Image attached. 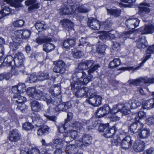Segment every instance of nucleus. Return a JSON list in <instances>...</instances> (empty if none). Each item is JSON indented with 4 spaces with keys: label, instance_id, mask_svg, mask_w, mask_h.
Wrapping results in <instances>:
<instances>
[{
    "label": "nucleus",
    "instance_id": "obj_1",
    "mask_svg": "<svg viewBox=\"0 0 154 154\" xmlns=\"http://www.w3.org/2000/svg\"><path fill=\"white\" fill-rule=\"evenodd\" d=\"M100 67V65L98 64H95L92 67L90 68L88 71V74L87 75L86 73L83 71H76L74 72L72 75L73 80L75 79H76L77 80H83L85 78L89 79L88 80V82L92 80L93 76L91 73H93L96 70Z\"/></svg>",
    "mask_w": 154,
    "mask_h": 154
},
{
    "label": "nucleus",
    "instance_id": "obj_2",
    "mask_svg": "<svg viewBox=\"0 0 154 154\" xmlns=\"http://www.w3.org/2000/svg\"><path fill=\"white\" fill-rule=\"evenodd\" d=\"M98 130L99 131L103 132V136L106 138L112 137L116 131L115 126L109 128L108 124H100Z\"/></svg>",
    "mask_w": 154,
    "mask_h": 154
},
{
    "label": "nucleus",
    "instance_id": "obj_3",
    "mask_svg": "<svg viewBox=\"0 0 154 154\" xmlns=\"http://www.w3.org/2000/svg\"><path fill=\"white\" fill-rule=\"evenodd\" d=\"M116 109L115 108H113L112 109H111L108 105H104L96 111V116L100 118L103 117L109 113L111 114H115L117 112V111H115Z\"/></svg>",
    "mask_w": 154,
    "mask_h": 154
},
{
    "label": "nucleus",
    "instance_id": "obj_4",
    "mask_svg": "<svg viewBox=\"0 0 154 154\" xmlns=\"http://www.w3.org/2000/svg\"><path fill=\"white\" fill-rule=\"evenodd\" d=\"M146 54L145 56H144L142 59V62L140 64V65L136 67L134 66L128 67H126V70H134L140 68L141 66L149 59L151 56V54L154 52V45L150 46L146 51Z\"/></svg>",
    "mask_w": 154,
    "mask_h": 154
},
{
    "label": "nucleus",
    "instance_id": "obj_5",
    "mask_svg": "<svg viewBox=\"0 0 154 154\" xmlns=\"http://www.w3.org/2000/svg\"><path fill=\"white\" fill-rule=\"evenodd\" d=\"M89 78H85L83 80H77L75 79L73 80L72 82H71L70 86L71 90L75 91L78 89L81 88V86L86 85L88 83V80Z\"/></svg>",
    "mask_w": 154,
    "mask_h": 154
},
{
    "label": "nucleus",
    "instance_id": "obj_6",
    "mask_svg": "<svg viewBox=\"0 0 154 154\" xmlns=\"http://www.w3.org/2000/svg\"><path fill=\"white\" fill-rule=\"evenodd\" d=\"M144 124L140 122H135L132 123L129 127L130 132L132 134L139 133L143 129Z\"/></svg>",
    "mask_w": 154,
    "mask_h": 154
},
{
    "label": "nucleus",
    "instance_id": "obj_7",
    "mask_svg": "<svg viewBox=\"0 0 154 154\" xmlns=\"http://www.w3.org/2000/svg\"><path fill=\"white\" fill-rule=\"evenodd\" d=\"M128 82L131 85H138L141 83H154V78H151L146 79L143 78H140L136 79H130L128 80Z\"/></svg>",
    "mask_w": 154,
    "mask_h": 154
},
{
    "label": "nucleus",
    "instance_id": "obj_8",
    "mask_svg": "<svg viewBox=\"0 0 154 154\" xmlns=\"http://www.w3.org/2000/svg\"><path fill=\"white\" fill-rule=\"evenodd\" d=\"M87 23L88 26L90 29L94 30L99 29L101 25L100 22L96 19L92 17L88 18Z\"/></svg>",
    "mask_w": 154,
    "mask_h": 154
},
{
    "label": "nucleus",
    "instance_id": "obj_9",
    "mask_svg": "<svg viewBox=\"0 0 154 154\" xmlns=\"http://www.w3.org/2000/svg\"><path fill=\"white\" fill-rule=\"evenodd\" d=\"M55 66L53 68V71L57 73H64L66 70L65 63L62 60L56 61L55 63Z\"/></svg>",
    "mask_w": 154,
    "mask_h": 154
},
{
    "label": "nucleus",
    "instance_id": "obj_10",
    "mask_svg": "<svg viewBox=\"0 0 154 154\" xmlns=\"http://www.w3.org/2000/svg\"><path fill=\"white\" fill-rule=\"evenodd\" d=\"M63 135L64 138H63V140L66 142H68L75 140L78 136V134L76 130H71L65 132Z\"/></svg>",
    "mask_w": 154,
    "mask_h": 154
},
{
    "label": "nucleus",
    "instance_id": "obj_11",
    "mask_svg": "<svg viewBox=\"0 0 154 154\" xmlns=\"http://www.w3.org/2000/svg\"><path fill=\"white\" fill-rule=\"evenodd\" d=\"M19 53H16L14 57V65L12 66L11 71L12 75H17L19 74Z\"/></svg>",
    "mask_w": 154,
    "mask_h": 154
},
{
    "label": "nucleus",
    "instance_id": "obj_12",
    "mask_svg": "<svg viewBox=\"0 0 154 154\" xmlns=\"http://www.w3.org/2000/svg\"><path fill=\"white\" fill-rule=\"evenodd\" d=\"M102 97L101 96L95 94L90 95L87 102L89 104L94 106H97L101 103Z\"/></svg>",
    "mask_w": 154,
    "mask_h": 154
},
{
    "label": "nucleus",
    "instance_id": "obj_13",
    "mask_svg": "<svg viewBox=\"0 0 154 154\" xmlns=\"http://www.w3.org/2000/svg\"><path fill=\"white\" fill-rule=\"evenodd\" d=\"M75 10L76 8L74 4L69 5V7L64 6L60 9V14L63 15L74 14Z\"/></svg>",
    "mask_w": 154,
    "mask_h": 154
},
{
    "label": "nucleus",
    "instance_id": "obj_14",
    "mask_svg": "<svg viewBox=\"0 0 154 154\" xmlns=\"http://www.w3.org/2000/svg\"><path fill=\"white\" fill-rule=\"evenodd\" d=\"M140 22V20L137 18H130L126 20L125 24L128 28L133 29L139 26Z\"/></svg>",
    "mask_w": 154,
    "mask_h": 154
},
{
    "label": "nucleus",
    "instance_id": "obj_15",
    "mask_svg": "<svg viewBox=\"0 0 154 154\" xmlns=\"http://www.w3.org/2000/svg\"><path fill=\"white\" fill-rule=\"evenodd\" d=\"M133 140L130 136H127L123 138L121 141L120 145L121 148L123 149H127L131 147L132 145Z\"/></svg>",
    "mask_w": 154,
    "mask_h": 154
},
{
    "label": "nucleus",
    "instance_id": "obj_16",
    "mask_svg": "<svg viewBox=\"0 0 154 154\" xmlns=\"http://www.w3.org/2000/svg\"><path fill=\"white\" fill-rule=\"evenodd\" d=\"M140 5L143 6L139 7V12L140 15L143 16H144L145 14L150 12L151 10L149 8L150 6L149 3H142L140 4Z\"/></svg>",
    "mask_w": 154,
    "mask_h": 154
},
{
    "label": "nucleus",
    "instance_id": "obj_17",
    "mask_svg": "<svg viewBox=\"0 0 154 154\" xmlns=\"http://www.w3.org/2000/svg\"><path fill=\"white\" fill-rule=\"evenodd\" d=\"M72 106L71 102L68 101L58 104L55 108L57 112H66L67 109L70 108Z\"/></svg>",
    "mask_w": 154,
    "mask_h": 154
},
{
    "label": "nucleus",
    "instance_id": "obj_18",
    "mask_svg": "<svg viewBox=\"0 0 154 154\" xmlns=\"http://www.w3.org/2000/svg\"><path fill=\"white\" fill-rule=\"evenodd\" d=\"M88 89L87 87H82L75 91V96L77 97H86L88 96Z\"/></svg>",
    "mask_w": 154,
    "mask_h": 154
},
{
    "label": "nucleus",
    "instance_id": "obj_19",
    "mask_svg": "<svg viewBox=\"0 0 154 154\" xmlns=\"http://www.w3.org/2000/svg\"><path fill=\"white\" fill-rule=\"evenodd\" d=\"M73 114L71 112H69L67 115V118L65 120L64 124L63 125H59L58 126V129L59 132L60 133H62L63 131L66 130V126H67L68 122L72 119L73 117Z\"/></svg>",
    "mask_w": 154,
    "mask_h": 154
},
{
    "label": "nucleus",
    "instance_id": "obj_20",
    "mask_svg": "<svg viewBox=\"0 0 154 154\" xmlns=\"http://www.w3.org/2000/svg\"><path fill=\"white\" fill-rule=\"evenodd\" d=\"M19 132L18 130L14 129L9 133L8 139L12 142L17 141L19 139Z\"/></svg>",
    "mask_w": 154,
    "mask_h": 154
},
{
    "label": "nucleus",
    "instance_id": "obj_21",
    "mask_svg": "<svg viewBox=\"0 0 154 154\" xmlns=\"http://www.w3.org/2000/svg\"><path fill=\"white\" fill-rule=\"evenodd\" d=\"M139 31L142 34L152 33L154 31V26L152 25H146L140 28Z\"/></svg>",
    "mask_w": 154,
    "mask_h": 154
},
{
    "label": "nucleus",
    "instance_id": "obj_22",
    "mask_svg": "<svg viewBox=\"0 0 154 154\" xmlns=\"http://www.w3.org/2000/svg\"><path fill=\"white\" fill-rule=\"evenodd\" d=\"M60 23L63 27L67 30L71 29L74 26L73 23L70 20L66 19L61 20Z\"/></svg>",
    "mask_w": 154,
    "mask_h": 154
},
{
    "label": "nucleus",
    "instance_id": "obj_23",
    "mask_svg": "<svg viewBox=\"0 0 154 154\" xmlns=\"http://www.w3.org/2000/svg\"><path fill=\"white\" fill-rule=\"evenodd\" d=\"M36 0H27L25 2V4L26 5L29 6L31 5L28 7L29 11H31L34 9H37L39 8V4L36 3Z\"/></svg>",
    "mask_w": 154,
    "mask_h": 154
},
{
    "label": "nucleus",
    "instance_id": "obj_24",
    "mask_svg": "<svg viewBox=\"0 0 154 154\" xmlns=\"http://www.w3.org/2000/svg\"><path fill=\"white\" fill-rule=\"evenodd\" d=\"M116 111H120L124 115H127L130 113L129 108L128 107L125 106L123 104H118L116 106Z\"/></svg>",
    "mask_w": 154,
    "mask_h": 154
},
{
    "label": "nucleus",
    "instance_id": "obj_25",
    "mask_svg": "<svg viewBox=\"0 0 154 154\" xmlns=\"http://www.w3.org/2000/svg\"><path fill=\"white\" fill-rule=\"evenodd\" d=\"M145 146V143L142 141L135 142L134 144V149L137 152H140L144 150Z\"/></svg>",
    "mask_w": 154,
    "mask_h": 154
},
{
    "label": "nucleus",
    "instance_id": "obj_26",
    "mask_svg": "<svg viewBox=\"0 0 154 154\" xmlns=\"http://www.w3.org/2000/svg\"><path fill=\"white\" fill-rule=\"evenodd\" d=\"M75 44L74 39L69 38L64 40L63 42L64 47L66 49H70L71 47L74 46Z\"/></svg>",
    "mask_w": 154,
    "mask_h": 154
},
{
    "label": "nucleus",
    "instance_id": "obj_27",
    "mask_svg": "<svg viewBox=\"0 0 154 154\" xmlns=\"http://www.w3.org/2000/svg\"><path fill=\"white\" fill-rule=\"evenodd\" d=\"M142 107L143 109H149L154 107V99H150L143 102Z\"/></svg>",
    "mask_w": 154,
    "mask_h": 154
},
{
    "label": "nucleus",
    "instance_id": "obj_28",
    "mask_svg": "<svg viewBox=\"0 0 154 154\" xmlns=\"http://www.w3.org/2000/svg\"><path fill=\"white\" fill-rule=\"evenodd\" d=\"M146 41L144 37H140L137 41L136 46L137 48L142 49L146 48Z\"/></svg>",
    "mask_w": 154,
    "mask_h": 154
},
{
    "label": "nucleus",
    "instance_id": "obj_29",
    "mask_svg": "<svg viewBox=\"0 0 154 154\" xmlns=\"http://www.w3.org/2000/svg\"><path fill=\"white\" fill-rule=\"evenodd\" d=\"M26 101V99L25 97L20 95V110L23 113H26L27 112V107L24 104V102Z\"/></svg>",
    "mask_w": 154,
    "mask_h": 154
},
{
    "label": "nucleus",
    "instance_id": "obj_30",
    "mask_svg": "<svg viewBox=\"0 0 154 154\" xmlns=\"http://www.w3.org/2000/svg\"><path fill=\"white\" fill-rule=\"evenodd\" d=\"M54 99H52L49 94H46L45 96L42 97V100L46 102L48 105L53 104L56 105L55 103H58L57 100H56V97H54Z\"/></svg>",
    "mask_w": 154,
    "mask_h": 154
},
{
    "label": "nucleus",
    "instance_id": "obj_31",
    "mask_svg": "<svg viewBox=\"0 0 154 154\" xmlns=\"http://www.w3.org/2000/svg\"><path fill=\"white\" fill-rule=\"evenodd\" d=\"M51 42H46L43 46V50L47 53L51 52L54 50L55 47L54 45L51 43Z\"/></svg>",
    "mask_w": 154,
    "mask_h": 154
},
{
    "label": "nucleus",
    "instance_id": "obj_32",
    "mask_svg": "<svg viewBox=\"0 0 154 154\" xmlns=\"http://www.w3.org/2000/svg\"><path fill=\"white\" fill-rule=\"evenodd\" d=\"M50 131V129L49 127L46 125H44L38 130V134L39 136L45 135L48 134Z\"/></svg>",
    "mask_w": 154,
    "mask_h": 154
},
{
    "label": "nucleus",
    "instance_id": "obj_33",
    "mask_svg": "<svg viewBox=\"0 0 154 154\" xmlns=\"http://www.w3.org/2000/svg\"><path fill=\"white\" fill-rule=\"evenodd\" d=\"M32 110L34 112H38L41 110V106L40 103L36 100L33 101L30 103Z\"/></svg>",
    "mask_w": 154,
    "mask_h": 154
},
{
    "label": "nucleus",
    "instance_id": "obj_34",
    "mask_svg": "<svg viewBox=\"0 0 154 154\" xmlns=\"http://www.w3.org/2000/svg\"><path fill=\"white\" fill-rule=\"evenodd\" d=\"M35 26L38 32L45 30L47 28L46 26L44 21L36 22L35 25Z\"/></svg>",
    "mask_w": 154,
    "mask_h": 154
},
{
    "label": "nucleus",
    "instance_id": "obj_35",
    "mask_svg": "<svg viewBox=\"0 0 154 154\" xmlns=\"http://www.w3.org/2000/svg\"><path fill=\"white\" fill-rule=\"evenodd\" d=\"M150 132L149 129H143L139 133V137L142 138H147L150 135Z\"/></svg>",
    "mask_w": 154,
    "mask_h": 154
},
{
    "label": "nucleus",
    "instance_id": "obj_36",
    "mask_svg": "<svg viewBox=\"0 0 154 154\" xmlns=\"http://www.w3.org/2000/svg\"><path fill=\"white\" fill-rule=\"evenodd\" d=\"M14 59L11 56H7L4 60L1 66H11V62Z\"/></svg>",
    "mask_w": 154,
    "mask_h": 154
},
{
    "label": "nucleus",
    "instance_id": "obj_37",
    "mask_svg": "<svg viewBox=\"0 0 154 154\" xmlns=\"http://www.w3.org/2000/svg\"><path fill=\"white\" fill-rule=\"evenodd\" d=\"M107 14L114 16L115 17H119L121 14V10L118 9H107Z\"/></svg>",
    "mask_w": 154,
    "mask_h": 154
},
{
    "label": "nucleus",
    "instance_id": "obj_38",
    "mask_svg": "<svg viewBox=\"0 0 154 154\" xmlns=\"http://www.w3.org/2000/svg\"><path fill=\"white\" fill-rule=\"evenodd\" d=\"M52 144L56 148H63V140L60 138L53 140Z\"/></svg>",
    "mask_w": 154,
    "mask_h": 154
},
{
    "label": "nucleus",
    "instance_id": "obj_39",
    "mask_svg": "<svg viewBox=\"0 0 154 154\" xmlns=\"http://www.w3.org/2000/svg\"><path fill=\"white\" fill-rule=\"evenodd\" d=\"M141 105L140 103L137 102V101L134 100H131L129 101L128 104V107H130L131 109L136 108Z\"/></svg>",
    "mask_w": 154,
    "mask_h": 154
},
{
    "label": "nucleus",
    "instance_id": "obj_40",
    "mask_svg": "<svg viewBox=\"0 0 154 154\" xmlns=\"http://www.w3.org/2000/svg\"><path fill=\"white\" fill-rule=\"evenodd\" d=\"M81 140L82 142L86 143V144L90 145L91 143L92 137L89 135L83 134L82 136Z\"/></svg>",
    "mask_w": 154,
    "mask_h": 154
},
{
    "label": "nucleus",
    "instance_id": "obj_41",
    "mask_svg": "<svg viewBox=\"0 0 154 154\" xmlns=\"http://www.w3.org/2000/svg\"><path fill=\"white\" fill-rule=\"evenodd\" d=\"M120 64V60L119 58L114 59L109 64V67L110 68H114L118 66Z\"/></svg>",
    "mask_w": 154,
    "mask_h": 154
},
{
    "label": "nucleus",
    "instance_id": "obj_42",
    "mask_svg": "<svg viewBox=\"0 0 154 154\" xmlns=\"http://www.w3.org/2000/svg\"><path fill=\"white\" fill-rule=\"evenodd\" d=\"M22 39H26L29 38L31 34L30 31L28 30L20 29V34Z\"/></svg>",
    "mask_w": 154,
    "mask_h": 154
},
{
    "label": "nucleus",
    "instance_id": "obj_43",
    "mask_svg": "<svg viewBox=\"0 0 154 154\" xmlns=\"http://www.w3.org/2000/svg\"><path fill=\"white\" fill-rule=\"evenodd\" d=\"M36 42L39 44H42L46 42H51L52 39L50 38L46 37L43 38L40 37H38L36 39Z\"/></svg>",
    "mask_w": 154,
    "mask_h": 154
},
{
    "label": "nucleus",
    "instance_id": "obj_44",
    "mask_svg": "<svg viewBox=\"0 0 154 154\" xmlns=\"http://www.w3.org/2000/svg\"><path fill=\"white\" fill-rule=\"evenodd\" d=\"M4 2L15 8H18L19 7V0H4Z\"/></svg>",
    "mask_w": 154,
    "mask_h": 154
},
{
    "label": "nucleus",
    "instance_id": "obj_45",
    "mask_svg": "<svg viewBox=\"0 0 154 154\" xmlns=\"http://www.w3.org/2000/svg\"><path fill=\"white\" fill-rule=\"evenodd\" d=\"M70 126L73 129L77 130H81L83 128L81 122H79L75 121L71 123Z\"/></svg>",
    "mask_w": 154,
    "mask_h": 154
},
{
    "label": "nucleus",
    "instance_id": "obj_46",
    "mask_svg": "<svg viewBox=\"0 0 154 154\" xmlns=\"http://www.w3.org/2000/svg\"><path fill=\"white\" fill-rule=\"evenodd\" d=\"M100 23L101 24V26H103L104 28L107 29L112 26V22L110 19H108L105 21L100 22Z\"/></svg>",
    "mask_w": 154,
    "mask_h": 154
},
{
    "label": "nucleus",
    "instance_id": "obj_47",
    "mask_svg": "<svg viewBox=\"0 0 154 154\" xmlns=\"http://www.w3.org/2000/svg\"><path fill=\"white\" fill-rule=\"evenodd\" d=\"M33 122L35 124L36 126H39L42 123V119L39 115H35L33 117L32 119Z\"/></svg>",
    "mask_w": 154,
    "mask_h": 154
},
{
    "label": "nucleus",
    "instance_id": "obj_48",
    "mask_svg": "<svg viewBox=\"0 0 154 154\" xmlns=\"http://www.w3.org/2000/svg\"><path fill=\"white\" fill-rule=\"evenodd\" d=\"M50 76L48 72L42 73L38 76V80L40 81L49 79Z\"/></svg>",
    "mask_w": 154,
    "mask_h": 154
},
{
    "label": "nucleus",
    "instance_id": "obj_49",
    "mask_svg": "<svg viewBox=\"0 0 154 154\" xmlns=\"http://www.w3.org/2000/svg\"><path fill=\"white\" fill-rule=\"evenodd\" d=\"M34 126L28 122H26L23 124L22 126L23 129L26 131L31 130L34 128Z\"/></svg>",
    "mask_w": 154,
    "mask_h": 154
},
{
    "label": "nucleus",
    "instance_id": "obj_50",
    "mask_svg": "<svg viewBox=\"0 0 154 154\" xmlns=\"http://www.w3.org/2000/svg\"><path fill=\"white\" fill-rule=\"evenodd\" d=\"M75 149V146L74 144L69 145L66 148V152L68 154H72L74 152V150Z\"/></svg>",
    "mask_w": 154,
    "mask_h": 154
},
{
    "label": "nucleus",
    "instance_id": "obj_51",
    "mask_svg": "<svg viewBox=\"0 0 154 154\" xmlns=\"http://www.w3.org/2000/svg\"><path fill=\"white\" fill-rule=\"evenodd\" d=\"M42 92L39 90H37L32 97L36 100H40L42 97Z\"/></svg>",
    "mask_w": 154,
    "mask_h": 154
},
{
    "label": "nucleus",
    "instance_id": "obj_52",
    "mask_svg": "<svg viewBox=\"0 0 154 154\" xmlns=\"http://www.w3.org/2000/svg\"><path fill=\"white\" fill-rule=\"evenodd\" d=\"M106 46L105 45H99L97 48V52L100 54H103L104 53Z\"/></svg>",
    "mask_w": 154,
    "mask_h": 154
},
{
    "label": "nucleus",
    "instance_id": "obj_53",
    "mask_svg": "<svg viewBox=\"0 0 154 154\" xmlns=\"http://www.w3.org/2000/svg\"><path fill=\"white\" fill-rule=\"evenodd\" d=\"M11 91L12 92L15 94L14 96V98H17L19 96V91L17 85L13 86L11 88Z\"/></svg>",
    "mask_w": 154,
    "mask_h": 154
},
{
    "label": "nucleus",
    "instance_id": "obj_54",
    "mask_svg": "<svg viewBox=\"0 0 154 154\" xmlns=\"http://www.w3.org/2000/svg\"><path fill=\"white\" fill-rule=\"evenodd\" d=\"M75 8L80 13H87L89 11L88 10L84 5H82L78 8Z\"/></svg>",
    "mask_w": 154,
    "mask_h": 154
},
{
    "label": "nucleus",
    "instance_id": "obj_55",
    "mask_svg": "<svg viewBox=\"0 0 154 154\" xmlns=\"http://www.w3.org/2000/svg\"><path fill=\"white\" fill-rule=\"evenodd\" d=\"M4 14V16L8 15L10 13L12 12V10L10 8L8 7L5 6L3 8L1 11Z\"/></svg>",
    "mask_w": 154,
    "mask_h": 154
},
{
    "label": "nucleus",
    "instance_id": "obj_56",
    "mask_svg": "<svg viewBox=\"0 0 154 154\" xmlns=\"http://www.w3.org/2000/svg\"><path fill=\"white\" fill-rule=\"evenodd\" d=\"M50 92L52 95L58 96L61 92L60 88V87H55L53 91H50Z\"/></svg>",
    "mask_w": 154,
    "mask_h": 154
},
{
    "label": "nucleus",
    "instance_id": "obj_57",
    "mask_svg": "<svg viewBox=\"0 0 154 154\" xmlns=\"http://www.w3.org/2000/svg\"><path fill=\"white\" fill-rule=\"evenodd\" d=\"M79 44L78 45L79 47L80 46H87L89 45V42L86 41V38L82 37L79 40Z\"/></svg>",
    "mask_w": 154,
    "mask_h": 154
},
{
    "label": "nucleus",
    "instance_id": "obj_58",
    "mask_svg": "<svg viewBox=\"0 0 154 154\" xmlns=\"http://www.w3.org/2000/svg\"><path fill=\"white\" fill-rule=\"evenodd\" d=\"M133 31L132 30L125 31L122 32V35L124 38H131L132 37H131V36L133 34Z\"/></svg>",
    "mask_w": 154,
    "mask_h": 154
},
{
    "label": "nucleus",
    "instance_id": "obj_59",
    "mask_svg": "<svg viewBox=\"0 0 154 154\" xmlns=\"http://www.w3.org/2000/svg\"><path fill=\"white\" fill-rule=\"evenodd\" d=\"M36 90L35 87H32L28 88L26 92L30 97H32Z\"/></svg>",
    "mask_w": 154,
    "mask_h": 154
},
{
    "label": "nucleus",
    "instance_id": "obj_60",
    "mask_svg": "<svg viewBox=\"0 0 154 154\" xmlns=\"http://www.w3.org/2000/svg\"><path fill=\"white\" fill-rule=\"evenodd\" d=\"M84 54L83 52L82 51H78L74 53L73 54V57L75 58L79 59L82 58Z\"/></svg>",
    "mask_w": 154,
    "mask_h": 154
},
{
    "label": "nucleus",
    "instance_id": "obj_61",
    "mask_svg": "<svg viewBox=\"0 0 154 154\" xmlns=\"http://www.w3.org/2000/svg\"><path fill=\"white\" fill-rule=\"evenodd\" d=\"M120 44L118 42L116 41L113 42L112 48L113 50L117 51L120 48Z\"/></svg>",
    "mask_w": 154,
    "mask_h": 154
},
{
    "label": "nucleus",
    "instance_id": "obj_62",
    "mask_svg": "<svg viewBox=\"0 0 154 154\" xmlns=\"http://www.w3.org/2000/svg\"><path fill=\"white\" fill-rule=\"evenodd\" d=\"M121 140L119 137H117L116 138L113 139L112 141V145L117 146L121 145Z\"/></svg>",
    "mask_w": 154,
    "mask_h": 154
},
{
    "label": "nucleus",
    "instance_id": "obj_63",
    "mask_svg": "<svg viewBox=\"0 0 154 154\" xmlns=\"http://www.w3.org/2000/svg\"><path fill=\"white\" fill-rule=\"evenodd\" d=\"M25 60V57H24L23 54L21 53H20V67H21L22 69H24V67L23 66V62Z\"/></svg>",
    "mask_w": 154,
    "mask_h": 154
},
{
    "label": "nucleus",
    "instance_id": "obj_64",
    "mask_svg": "<svg viewBox=\"0 0 154 154\" xmlns=\"http://www.w3.org/2000/svg\"><path fill=\"white\" fill-rule=\"evenodd\" d=\"M78 68L81 70L87 69L85 62H82L79 64L78 65Z\"/></svg>",
    "mask_w": 154,
    "mask_h": 154
}]
</instances>
